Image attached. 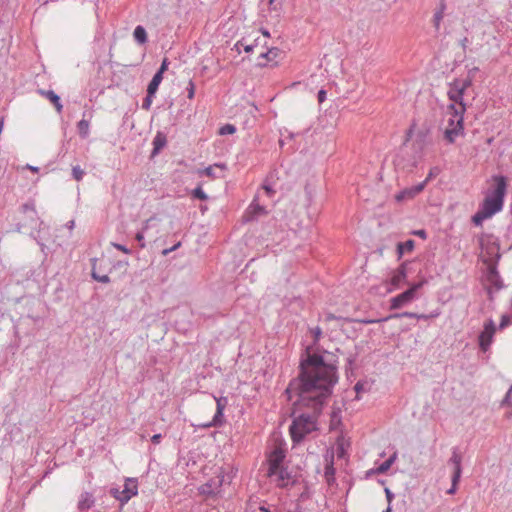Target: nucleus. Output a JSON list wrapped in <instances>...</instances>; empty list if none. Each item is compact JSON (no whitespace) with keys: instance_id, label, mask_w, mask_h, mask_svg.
Segmentation results:
<instances>
[{"instance_id":"dca6fc26","label":"nucleus","mask_w":512,"mask_h":512,"mask_svg":"<svg viewBox=\"0 0 512 512\" xmlns=\"http://www.w3.org/2000/svg\"><path fill=\"white\" fill-rule=\"evenodd\" d=\"M227 166L225 163H216L214 165L206 167L201 175L207 176L211 179L222 178L224 177V172L226 171Z\"/></svg>"},{"instance_id":"ea45409f","label":"nucleus","mask_w":512,"mask_h":512,"mask_svg":"<svg viewBox=\"0 0 512 512\" xmlns=\"http://www.w3.org/2000/svg\"><path fill=\"white\" fill-rule=\"evenodd\" d=\"M510 316L509 315H502L498 329L503 330L510 324Z\"/></svg>"},{"instance_id":"c85d7f7f","label":"nucleus","mask_w":512,"mask_h":512,"mask_svg":"<svg viewBox=\"0 0 512 512\" xmlns=\"http://www.w3.org/2000/svg\"><path fill=\"white\" fill-rule=\"evenodd\" d=\"M268 198H273L276 191L274 189V182L271 180V177H267L261 187Z\"/></svg>"},{"instance_id":"5fc2aeb1","label":"nucleus","mask_w":512,"mask_h":512,"mask_svg":"<svg viewBox=\"0 0 512 512\" xmlns=\"http://www.w3.org/2000/svg\"><path fill=\"white\" fill-rule=\"evenodd\" d=\"M433 177H434V173H433V171L431 170V171L428 173V175H427L426 179H425L422 183H425V186H426V185L428 184V182H429Z\"/></svg>"},{"instance_id":"603ef678","label":"nucleus","mask_w":512,"mask_h":512,"mask_svg":"<svg viewBox=\"0 0 512 512\" xmlns=\"http://www.w3.org/2000/svg\"><path fill=\"white\" fill-rule=\"evenodd\" d=\"M468 44H469V40L467 37H464L463 39L460 40V45L463 48V50H466Z\"/></svg>"},{"instance_id":"052dcab7","label":"nucleus","mask_w":512,"mask_h":512,"mask_svg":"<svg viewBox=\"0 0 512 512\" xmlns=\"http://www.w3.org/2000/svg\"><path fill=\"white\" fill-rule=\"evenodd\" d=\"M74 226H75V222H74V220H70V221H68V222H67V224H66V227H67L68 229H70V230H72V229L74 228Z\"/></svg>"},{"instance_id":"9d476101","label":"nucleus","mask_w":512,"mask_h":512,"mask_svg":"<svg viewBox=\"0 0 512 512\" xmlns=\"http://www.w3.org/2000/svg\"><path fill=\"white\" fill-rule=\"evenodd\" d=\"M283 52L277 47L269 48L267 51L262 52L258 57L257 66L266 67L269 64L275 65L278 59L282 56Z\"/></svg>"},{"instance_id":"0e129e2a","label":"nucleus","mask_w":512,"mask_h":512,"mask_svg":"<svg viewBox=\"0 0 512 512\" xmlns=\"http://www.w3.org/2000/svg\"><path fill=\"white\" fill-rule=\"evenodd\" d=\"M261 32H262V34H263L265 37H267V38H268V37H270V32H269L267 29L262 28V29H261Z\"/></svg>"},{"instance_id":"864d4df0","label":"nucleus","mask_w":512,"mask_h":512,"mask_svg":"<svg viewBox=\"0 0 512 512\" xmlns=\"http://www.w3.org/2000/svg\"><path fill=\"white\" fill-rule=\"evenodd\" d=\"M385 494H386L387 500L389 502H391L394 497V494L388 488L385 489Z\"/></svg>"},{"instance_id":"58836bf2","label":"nucleus","mask_w":512,"mask_h":512,"mask_svg":"<svg viewBox=\"0 0 512 512\" xmlns=\"http://www.w3.org/2000/svg\"><path fill=\"white\" fill-rule=\"evenodd\" d=\"M462 470H453L452 477H451V484L453 486H458V483L461 479Z\"/></svg>"},{"instance_id":"a19ab883","label":"nucleus","mask_w":512,"mask_h":512,"mask_svg":"<svg viewBox=\"0 0 512 512\" xmlns=\"http://www.w3.org/2000/svg\"><path fill=\"white\" fill-rule=\"evenodd\" d=\"M511 397H512V385L508 389L505 397L503 398L501 404L502 406H509L511 404Z\"/></svg>"},{"instance_id":"b1692460","label":"nucleus","mask_w":512,"mask_h":512,"mask_svg":"<svg viewBox=\"0 0 512 512\" xmlns=\"http://www.w3.org/2000/svg\"><path fill=\"white\" fill-rule=\"evenodd\" d=\"M133 38L138 44H145L148 41L146 29L142 25H137L133 31Z\"/></svg>"},{"instance_id":"79ce46f5","label":"nucleus","mask_w":512,"mask_h":512,"mask_svg":"<svg viewBox=\"0 0 512 512\" xmlns=\"http://www.w3.org/2000/svg\"><path fill=\"white\" fill-rule=\"evenodd\" d=\"M186 90H187V97L189 99L194 98V95H195V85H194L192 80L189 81Z\"/></svg>"},{"instance_id":"423d86ee","label":"nucleus","mask_w":512,"mask_h":512,"mask_svg":"<svg viewBox=\"0 0 512 512\" xmlns=\"http://www.w3.org/2000/svg\"><path fill=\"white\" fill-rule=\"evenodd\" d=\"M110 494L122 505L126 504L133 496L138 494V482L136 478H127L123 489L113 487Z\"/></svg>"},{"instance_id":"680f3d73","label":"nucleus","mask_w":512,"mask_h":512,"mask_svg":"<svg viewBox=\"0 0 512 512\" xmlns=\"http://www.w3.org/2000/svg\"><path fill=\"white\" fill-rule=\"evenodd\" d=\"M26 167H27V169H29V170H31L33 172H38L39 171V168L37 166H32V165L28 164Z\"/></svg>"},{"instance_id":"f03ea898","label":"nucleus","mask_w":512,"mask_h":512,"mask_svg":"<svg viewBox=\"0 0 512 512\" xmlns=\"http://www.w3.org/2000/svg\"><path fill=\"white\" fill-rule=\"evenodd\" d=\"M495 186L488 190L483 202L480 204L477 212L472 216V222L475 226H482L486 219L491 218L500 212L504 206V198L507 190L506 178L502 175L493 176Z\"/></svg>"},{"instance_id":"c9c22d12","label":"nucleus","mask_w":512,"mask_h":512,"mask_svg":"<svg viewBox=\"0 0 512 512\" xmlns=\"http://www.w3.org/2000/svg\"><path fill=\"white\" fill-rule=\"evenodd\" d=\"M192 196L199 200H206L208 198L205 191L199 186L192 191Z\"/></svg>"},{"instance_id":"473e14b6","label":"nucleus","mask_w":512,"mask_h":512,"mask_svg":"<svg viewBox=\"0 0 512 512\" xmlns=\"http://www.w3.org/2000/svg\"><path fill=\"white\" fill-rule=\"evenodd\" d=\"M396 456L393 455L391 457H389L387 460H385L379 467H378V472L379 473H384L386 472L392 465V463L394 462Z\"/></svg>"},{"instance_id":"6e6d98bb","label":"nucleus","mask_w":512,"mask_h":512,"mask_svg":"<svg viewBox=\"0 0 512 512\" xmlns=\"http://www.w3.org/2000/svg\"><path fill=\"white\" fill-rule=\"evenodd\" d=\"M269 6H270L271 10H277L278 9V5L276 4L275 0H269Z\"/></svg>"},{"instance_id":"4be33fe9","label":"nucleus","mask_w":512,"mask_h":512,"mask_svg":"<svg viewBox=\"0 0 512 512\" xmlns=\"http://www.w3.org/2000/svg\"><path fill=\"white\" fill-rule=\"evenodd\" d=\"M448 464L453 466V470H462V455L458 447L452 448V453L448 460Z\"/></svg>"},{"instance_id":"e2e57ef3","label":"nucleus","mask_w":512,"mask_h":512,"mask_svg":"<svg viewBox=\"0 0 512 512\" xmlns=\"http://www.w3.org/2000/svg\"><path fill=\"white\" fill-rule=\"evenodd\" d=\"M240 46H243V42L242 41H238L235 45H234V48L240 53Z\"/></svg>"},{"instance_id":"8fccbe9b","label":"nucleus","mask_w":512,"mask_h":512,"mask_svg":"<svg viewBox=\"0 0 512 512\" xmlns=\"http://www.w3.org/2000/svg\"><path fill=\"white\" fill-rule=\"evenodd\" d=\"M255 46H257V40L255 41V44L243 45L244 51L247 52V53H250V52H252L254 50Z\"/></svg>"},{"instance_id":"6e6552de","label":"nucleus","mask_w":512,"mask_h":512,"mask_svg":"<svg viewBox=\"0 0 512 512\" xmlns=\"http://www.w3.org/2000/svg\"><path fill=\"white\" fill-rule=\"evenodd\" d=\"M216 401V412L211 420V422L204 425V427H220L224 423V410L228 405L227 397H216L214 396Z\"/></svg>"},{"instance_id":"c03bdc74","label":"nucleus","mask_w":512,"mask_h":512,"mask_svg":"<svg viewBox=\"0 0 512 512\" xmlns=\"http://www.w3.org/2000/svg\"><path fill=\"white\" fill-rule=\"evenodd\" d=\"M168 66H169V61L167 58H164L160 65V68L157 70L156 73H160L161 76H163L164 72L168 69Z\"/></svg>"},{"instance_id":"de8ad7c7","label":"nucleus","mask_w":512,"mask_h":512,"mask_svg":"<svg viewBox=\"0 0 512 512\" xmlns=\"http://www.w3.org/2000/svg\"><path fill=\"white\" fill-rule=\"evenodd\" d=\"M413 235L418 236L422 239L427 238V232L424 229H419V230L413 231Z\"/></svg>"},{"instance_id":"49530a36","label":"nucleus","mask_w":512,"mask_h":512,"mask_svg":"<svg viewBox=\"0 0 512 512\" xmlns=\"http://www.w3.org/2000/svg\"><path fill=\"white\" fill-rule=\"evenodd\" d=\"M326 91L324 89H321L317 93V99L319 103H323L326 100Z\"/></svg>"},{"instance_id":"7c9ffc66","label":"nucleus","mask_w":512,"mask_h":512,"mask_svg":"<svg viewBox=\"0 0 512 512\" xmlns=\"http://www.w3.org/2000/svg\"><path fill=\"white\" fill-rule=\"evenodd\" d=\"M418 313L415 312H402V313H395L393 315L388 316L384 320L393 319V318H411V319H417Z\"/></svg>"},{"instance_id":"7ed1b4c3","label":"nucleus","mask_w":512,"mask_h":512,"mask_svg":"<svg viewBox=\"0 0 512 512\" xmlns=\"http://www.w3.org/2000/svg\"><path fill=\"white\" fill-rule=\"evenodd\" d=\"M468 104L462 100L459 102H451L447 111L450 114L447 127L444 130V139L448 144L455 143L458 137L465 135L464 131V114Z\"/></svg>"},{"instance_id":"f257e3e1","label":"nucleus","mask_w":512,"mask_h":512,"mask_svg":"<svg viewBox=\"0 0 512 512\" xmlns=\"http://www.w3.org/2000/svg\"><path fill=\"white\" fill-rule=\"evenodd\" d=\"M338 381V357L329 351L312 352L311 347H307L301 354L297 377L284 391L288 401L296 398L293 402L296 410L307 408L311 411L299 414L294 411L292 414L289 434L294 446L318 430V416Z\"/></svg>"},{"instance_id":"aec40b11","label":"nucleus","mask_w":512,"mask_h":512,"mask_svg":"<svg viewBox=\"0 0 512 512\" xmlns=\"http://www.w3.org/2000/svg\"><path fill=\"white\" fill-rule=\"evenodd\" d=\"M40 93L45 96L56 108L57 112H61L63 105L60 97L53 90H40Z\"/></svg>"},{"instance_id":"e433bc0d","label":"nucleus","mask_w":512,"mask_h":512,"mask_svg":"<svg viewBox=\"0 0 512 512\" xmlns=\"http://www.w3.org/2000/svg\"><path fill=\"white\" fill-rule=\"evenodd\" d=\"M154 96H155V94H150L149 91H147V95L143 99V102H142V109H144V110L150 109Z\"/></svg>"},{"instance_id":"338daca9","label":"nucleus","mask_w":512,"mask_h":512,"mask_svg":"<svg viewBox=\"0 0 512 512\" xmlns=\"http://www.w3.org/2000/svg\"><path fill=\"white\" fill-rule=\"evenodd\" d=\"M416 163H417L416 160H414L413 163H412V166L415 167Z\"/></svg>"},{"instance_id":"412c9836","label":"nucleus","mask_w":512,"mask_h":512,"mask_svg":"<svg viewBox=\"0 0 512 512\" xmlns=\"http://www.w3.org/2000/svg\"><path fill=\"white\" fill-rule=\"evenodd\" d=\"M22 211L31 220V226L36 227L38 223V217L34 204L32 202L23 204Z\"/></svg>"},{"instance_id":"f3484780","label":"nucleus","mask_w":512,"mask_h":512,"mask_svg":"<svg viewBox=\"0 0 512 512\" xmlns=\"http://www.w3.org/2000/svg\"><path fill=\"white\" fill-rule=\"evenodd\" d=\"M167 144V136L164 132L158 131L156 135L153 138L152 145V153L151 156L154 157L158 155L161 150L166 146Z\"/></svg>"},{"instance_id":"2f4dec72","label":"nucleus","mask_w":512,"mask_h":512,"mask_svg":"<svg viewBox=\"0 0 512 512\" xmlns=\"http://www.w3.org/2000/svg\"><path fill=\"white\" fill-rule=\"evenodd\" d=\"M85 175V171L79 166H73L72 167V177L76 181H81Z\"/></svg>"},{"instance_id":"bb28decb","label":"nucleus","mask_w":512,"mask_h":512,"mask_svg":"<svg viewBox=\"0 0 512 512\" xmlns=\"http://www.w3.org/2000/svg\"><path fill=\"white\" fill-rule=\"evenodd\" d=\"M445 9H446V5H445L444 1H441L439 8L435 11L434 16H433L434 27L436 28V30H438L440 27V23L444 17Z\"/></svg>"},{"instance_id":"a878e982","label":"nucleus","mask_w":512,"mask_h":512,"mask_svg":"<svg viewBox=\"0 0 512 512\" xmlns=\"http://www.w3.org/2000/svg\"><path fill=\"white\" fill-rule=\"evenodd\" d=\"M77 130H78L79 136L82 139H86L89 136V133H90V123H89V120L84 119V118L81 119L77 123Z\"/></svg>"},{"instance_id":"a18cd8bd","label":"nucleus","mask_w":512,"mask_h":512,"mask_svg":"<svg viewBox=\"0 0 512 512\" xmlns=\"http://www.w3.org/2000/svg\"><path fill=\"white\" fill-rule=\"evenodd\" d=\"M113 246L122 251L123 253L125 254H130L131 253V249H129L128 247H126L125 245H122V244H118V243H113Z\"/></svg>"},{"instance_id":"69168bd1","label":"nucleus","mask_w":512,"mask_h":512,"mask_svg":"<svg viewBox=\"0 0 512 512\" xmlns=\"http://www.w3.org/2000/svg\"><path fill=\"white\" fill-rule=\"evenodd\" d=\"M333 319H335V316H334L333 314H328V315L326 316V320H327V321H330V320H333Z\"/></svg>"},{"instance_id":"4468645a","label":"nucleus","mask_w":512,"mask_h":512,"mask_svg":"<svg viewBox=\"0 0 512 512\" xmlns=\"http://www.w3.org/2000/svg\"><path fill=\"white\" fill-rule=\"evenodd\" d=\"M286 457L285 450L281 447L274 448L268 456V470L272 472L278 467L283 466L284 459Z\"/></svg>"},{"instance_id":"39448f33","label":"nucleus","mask_w":512,"mask_h":512,"mask_svg":"<svg viewBox=\"0 0 512 512\" xmlns=\"http://www.w3.org/2000/svg\"><path fill=\"white\" fill-rule=\"evenodd\" d=\"M425 283H426L425 280L419 281L417 283H413L407 290H405L404 292L391 298L390 299V309L391 310L400 309V308L410 304L415 299H417V297H418L417 293L423 287V285Z\"/></svg>"},{"instance_id":"13d9d810","label":"nucleus","mask_w":512,"mask_h":512,"mask_svg":"<svg viewBox=\"0 0 512 512\" xmlns=\"http://www.w3.org/2000/svg\"><path fill=\"white\" fill-rule=\"evenodd\" d=\"M325 474L326 476L328 477L329 475H333L334 474V468L333 466H329V467H326V471H325Z\"/></svg>"},{"instance_id":"4c0bfd02","label":"nucleus","mask_w":512,"mask_h":512,"mask_svg":"<svg viewBox=\"0 0 512 512\" xmlns=\"http://www.w3.org/2000/svg\"><path fill=\"white\" fill-rule=\"evenodd\" d=\"M439 315H440V310L436 309V310L432 311L430 314H418L417 319L418 320H428V319L437 318Z\"/></svg>"},{"instance_id":"c756f323","label":"nucleus","mask_w":512,"mask_h":512,"mask_svg":"<svg viewBox=\"0 0 512 512\" xmlns=\"http://www.w3.org/2000/svg\"><path fill=\"white\" fill-rule=\"evenodd\" d=\"M153 218H150L148 219L144 226H143V229L142 231L138 232L135 236L136 240L139 242L140 244V247L141 248H144L145 247V242H144V231H146L148 228H149V222L152 220Z\"/></svg>"},{"instance_id":"3c124183","label":"nucleus","mask_w":512,"mask_h":512,"mask_svg":"<svg viewBox=\"0 0 512 512\" xmlns=\"http://www.w3.org/2000/svg\"><path fill=\"white\" fill-rule=\"evenodd\" d=\"M180 245H181V243H180V242H178V243H177L176 245H174L173 247L168 248V249H164V250H163V254H164V255H168L170 252H172V251L176 250Z\"/></svg>"},{"instance_id":"72a5a7b5","label":"nucleus","mask_w":512,"mask_h":512,"mask_svg":"<svg viewBox=\"0 0 512 512\" xmlns=\"http://www.w3.org/2000/svg\"><path fill=\"white\" fill-rule=\"evenodd\" d=\"M310 333L312 334L313 336V344L316 345L319 343L321 337H322V329L317 326V327H314V328H310L309 329Z\"/></svg>"},{"instance_id":"1a4fd4ad","label":"nucleus","mask_w":512,"mask_h":512,"mask_svg":"<svg viewBox=\"0 0 512 512\" xmlns=\"http://www.w3.org/2000/svg\"><path fill=\"white\" fill-rule=\"evenodd\" d=\"M259 195H256L250 205L248 206L245 214L244 220L245 222H250L257 219L259 216L268 214L265 206L259 204Z\"/></svg>"},{"instance_id":"bf43d9fd","label":"nucleus","mask_w":512,"mask_h":512,"mask_svg":"<svg viewBox=\"0 0 512 512\" xmlns=\"http://www.w3.org/2000/svg\"><path fill=\"white\" fill-rule=\"evenodd\" d=\"M456 490H457V486H453V484H451V487L447 490V493L450 495H453V494H455Z\"/></svg>"},{"instance_id":"37998d69","label":"nucleus","mask_w":512,"mask_h":512,"mask_svg":"<svg viewBox=\"0 0 512 512\" xmlns=\"http://www.w3.org/2000/svg\"><path fill=\"white\" fill-rule=\"evenodd\" d=\"M366 385L367 382L358 381L354 386V390L356 391L357 394H359L366 390Z\"/></svg>"},{"instance_id":"f704fd0d","label":"nucleus","mask_w":512,"mask_h":512,"mask_svg":"<svg viewBox=\"0 0 512 512\" xmlns=\"http://www.w3.org/2000/svg\"><path fill=\"white\" fill-rule=\"evenodd\" d=\"M236 132V127L232 124H225L219 129L220 135H231Z\"/></svg>"},{"instance_id":"20e7f679","label":"nucleus","mask_w":512,"mask_h":512,"mask_svg":"<svg viewBox=\"0 0 512 512\" xmlns=\"http://www.w3.org/2000/svg\"><path fill=\"white\" fill-rule=\"evenodd\" d=\"M466 68L468 70L465 78H455L448 84L447 95L451 102L464 100L465 91L472 86L475 76L479 72V68L476 66L469 68L466 65Z\"/></svg>"},{"instance_id":"2eb2a0df","label":"nucleus","mask_w":512,"mask_h":512,"mask_svg":"<svg viewBox=\"0 0 512 512\" xmlns=\"http://www.w3.org/2000/svg\"><path fill=\"white\" fill-rule=\"evenodd\" d=\"M222 484L223 476L212 478L200 487V493L203 495H216Z\"/></svg>"},{"instance_id":"4d7b16f0","label":"nucleus","mask_w":512,"mask_h":512,"mask_svg":"<svg viewBox=\"0 0 512 512\" xmlns=\"http://www.w3.org/2000/svg\"><path fill=\"white\" fill-rule=\"evenodd\" d=\"M31 236L37 241V244L41 247V250L44 251L45 245L34 235V233H31Z\"/></svg>"},{"instance_id":"393cba45","label":"nucleus","mask_w":512,"mask_h":512,"mask_svg":"<svg viewBox=\"0 0 512 512\" xmlns=\"http://www.w3.org/2000/svg\"><path fill=\"white\" fill-rule=\"evenodd\" d=\"M91 262H92V270H91V277L95 280V281H98V282H101V283H109L110 282V277L106 274H99L96 272V264H97V259L96 258H93L91 259Z\"/></svg>"},{"instance_id":"f8f14e48","label":"nucleus","mask_w":512,"mask_h":512,"mask_svg":"<svg viewBox=\"0 0 512 512\" xmlns=\"http://www.w3.org/2000/svg\"><path fill=\"white\" fill-rule=\"evenodd\" d=\"M425 188V183H418L417 185L407 187L395 195L397 202H403L415 198Z\"/></svg>"},{"instance_id":"ddd939ff","label":"nucleus","mask_w":512,"mask_h":512,"mask_svg":"<svg viewBox=\"0 0 512 512\" xmlns=\"http://www.w3.org/2000/svg\"><path fill=\"white\" fill-rule=\"evenodd\" d=\"M486 281L489 284L488 288V294H492V288H494L496 291H499L503 288V282L502 279L497 271L496 266H490L488 268L487 274H486ZM492 298V296H490Z\"/></svg>"},{"instance_id":"6ab92c4d","label":"nucleus","mask_w":512,"mask_h":512,"mask_svg":"<svg viewBox=\"0 0 512 512\" xmlns=\"http://www.w3.org/2000/svg\"><path fill=\"white\" fill-rule=\"evenodd\" d=\"M406 264H401L391 275L390 282L394 286L400 285L406 279Z\"/></svg>"},{"instance_id":"09e8293b","label":"nucleus","mask_w":512,"mask_h":512,"mask_svg":"<svg viewBox=\"0 0 512 512\" xmlns=\"http://www.w3.org/2000/svg\"><path fill=\"white\" fill-rule=\"evenodd\" d=\"M161 439H162V435L161 434H154L152 437H151V442L155 445L159 444L161 442Z\"/></svg>"},{"instance_id":"0eeeda50","label":"nucleus","mask_w":512,"mask_h":512,"mask_svg":"<svg viewBox=\"0 0 512 512\" xmlns=\"http://www.w3.org/2000/svg\"><path fill=\"white\" fill-rule=\"evenodd\" d=\"M496 330L497 328L492 318L484 322L483 330L478 336V345L482 352H487L490 349Z\"/></svg>"},{"instance_id":"a211bd4d","label":"nucleus","mask_w":512,"mask_h":512,"mask_svg":"<svg viewBox=\"0 0 512 512\" xmlns=\"http://www.w3.org/2000/svg\"><path fill=\"white\" fill-rule=\"evenodd\" d=\"M95 503L94 496L89 492H83L78 501L79 512H87Z\"/></svg>"},{"instance_id":"9b49d317","label":"nucleus","mask_w":512,"mask_h":512,"mask_svg":"<svg viewBox=\"0 0 512 512\" xmlns=\"http://www.w3.org/2000/svg\"><path fill=\"white\" fill-rule=\"evenodd\" d=\"M268 476L276 482L279 487H287L290 482V473L288 469L284 466L278 467L273 472L272 470H268Z\"/></svg>"},{"instance_id":"5701e85b","label":"nucleus","mask_w":512,"mask_h":512,"mask_svg":"<svg viewBox=\"0 0 512 512\" xmlns=\"http://www.w3.org/2000/svg\"><path fill=\"white\" fill-rule=\"evenodd\" d=\"M415 247V242L412 239H408L404 242L397 244V254L400 259L406 252H412Z\"/></svg>"},{"instance_id":"cd10ccee","label":"nucleus","mask_w":512,"mask_h":512,"mask_svg":"<svg viewBox=\"0 0 512 512\" xmlns=\"http://www.w3.org/2000/svg\"><path fill=\"white\" fill-rule=\"evenodd\" d=\"M162 80L163 76H161L160 73H155L147 86V91H149L150 94H156Z\"/></svg>"}]
</instances>
